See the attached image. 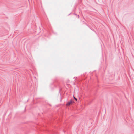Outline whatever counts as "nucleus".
I'll return each instance as SVG.
<instances>
[{"mask_svg": "<svg viewBox=\"0 0 134 134\" xmlns=\"http://www.w3.org/2000/svg\"><path fill=\"white\" fill-rule=\"evenodd\" d=\"M74 99L76 100H77V99L75 98L74 96Z\"/></svg>", "mask_w": 134, "mask_h": 134, "instance_id": "f03ea898", "label": "nucleus"}, {"mask_svg": "<svg viewBox=\"0 0 134 134\" xmlns=\"http://www.w3.org/2000/svg\"><path fill=\"white\" fill-rule=\"evenodd\" d=\"M72 103V100H71L70 101L68 102L67 103L66 105L67 106H69L70 104H71Z\"/></svg>", "mask_w": 134, "mask_h": 134, "instance_id": "f257e3e1", "label": "nucleus"}]
</instances>
